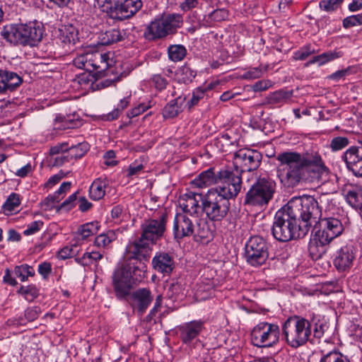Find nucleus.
<instances>
[{
	"mask_svg": "<svg viewBox=\"0 0 362 362\" xmlns=\"http://www.w3.org/2000/svg\"><path fill=\"white\" fill-rule=\"evenodd\" d=\"M328 194H321L317 199L303 195L293 197L286 205L279 209L272 226L273 237L279 242H287L305 236L321 215V208L329 205Z\"/></svg>",
	"mask_w": 362,
	"mask_h": 362,
	"instance_id": "f257e3e1",
	"label": "nucleus"
},
{
	"mask_svg": "<svg viewBox=\"0 0 362 362\" xmlns=\"http://www.w3.org/2000/svg\"><path fill=\"white\" fill-rule=\"evenodd\" d=\"M279 164L277 176L287 187H296L301 182L315 184L323 183L328 180L329 168L322 156L315 151L298 153L284 151L276 156Z\"/></svg>",
	"mask_w": 362,
	"mask_h": 362,
	"instance_id": "f03ea898",
	"label": "nucleus"
},
{
	"mask_svg": "<svg viewBox=\"0 0 362 362\" xmlns=\"http://www.w3.org/2000/svg\"><path fill=\"white\" fill-rule=\"evenodd\" d=\"M325 325L321 316L313 313L305 317L298 315L288 317L282 324L281 332L286 343L293 349H298L311 340V337L321 339Z\"/></svg>",
	"mask_w": 362,
	"mask_h": 362,
	"instance_id": "7ed1b4c3",
	"label": "nucleus"
},
{
	"mask_svg": "<svg viewBox=\"0 0 362 362\" xmlns=\"http://www.w3.org/2000/svg\"><path fill=\"white\" fill-rule=\"evenodd\" d=\"M167 218V214L161 211L158 213L157 216L145 220L141 224L140 238L129 245V250L133 253L135 258H146V252L151 250V245L156 244L164 235Z\"/></svg>",
	"mask_w": 362,
	"mask_h": 362,
	"instance_id": "20e7f679",
	"label": "nucleus"
},
{
	"mask_svg": "<svg viewBox=\"0 0 362 362\" xmlns=\"http://www.w3.org/2000/svg\"><path fill=\"white\" fill-rule=\"evenodd\" d=\"M230 202L224 196L211 189L202 197V210L206 218L213 222L223 220L228 214Z\"/></svg>",
	"mask_w": 362,
	"mask_h": 362,
	"instance_id": "39448f33",
	"label": "nucleus"
},
{
	"mask_svg": "<svg viewBox=\"0 0 362 362\" xmlns=\"http://www.w3.org/2000/svg\"><path fill=\"white\" fill-rule=\"evenodd\" d=\"M142 6L141 0H104L101 10L110 18L122 21L134 16Z\"/></svg>",
	"mask_w": 362,
	"mask_h": 362,
	"instance_id": "423d86ee",
	"label": "nucleus"
},
{
	"mask_svg": "<svg viewBox=\"0 0 362 362\" xmlns=\"http://www.w3.org/2000/svg\"><path fill=\"white\" fill-rule=\"evenodd\" d=\"M276 183L268 178L258 179L245 194V204L250 206H264L272 199Z\"/></svg>",
	"mask_w": 362,
	"mask_h": 362,
	"instance_id": "0eeeda50",
	"label": "nucleus"
},
{
	"mask_svg": "<svg viewBox=\"0 0 362 362\" xmlns=\"http://www.w3.org/2000/svg\"><path fill=\"white\" fill-rule=\"evenodd\" d=\"M280 329L278 325L260 322L251 330V344L257 348L272 347L279 341Z\"/></svg>",
	"mask_w": 362,
	"mask_h": 362,
	"instance_id": "6e6552de",
	"label": "nucleus"
},
{
	"mask_svg": "<svg viewBox=\"0 0 362 362\" xmlns=\"http://www.w3.org/2000/svg\"><path fill=\"white\" fill-rule=\"evenodd\" d=\"M182 24V16L180 14H168L160 19L152 21L148 25L144 36L148 40L164 37L175 33Z\"/></svg>",
	"mask_w": 362,
	"mask_h": 362,
	"instance_id": "1a4fd4ad",
	"label": "nucleus"
},
{
	"mask_svg": "<svg viewBox=\"0 0 362 362\" xmlns=\"http://www.w3.org/2000/svg\"><path fill=\"white\" fill-rule=\"evenodd\" d=\"M330 196L331 201L329 202V205L327 206H322L325 209H329L331 204H332V195ZM320 216L316 219V221H311L312 224L315 223L313 230L316 233L317 236H321L322 240L326 243H331L334 238H337L342 234L344 228L341 221L334 217H325Z\"/></svg>",
	"mask_w": 362,
	"mask_h": 362,
	"instance_id": "9d476101",
	"label": "nucleus"
},
{
	"mask_svg": "<svg viewBox=\"0 0 362 362\" xmlns=\"http://www.w3.org/2000/svg\"><path fill=\"white\" fill-rule=\"evenodd\" d=\"M112 62V59L110 58V53H103L98 51L81 54L74 59L75 66L90 72L97 71L95 74L97 76L101 75L111 66Z\"/></svg>",
	"mask_w": 362,
	"mask_h": 362,
	"instance_id": "9b49d317",
	"label": "nucleus"
},
{
	"mask_svg": "<svg viewBox=\"0 0 362 362\" xmlns=\"http://www.w3.org/2000/svg\"><path fill=\"white\" fill-rule=\"evenodd\" d=\"M241 187L242 175L240 171L227 169L219 170L218 185L211 189L230 200L238 196Z\"/></svg>",
	"mask_w": 362,
	"mask_h": 362,
	"instance_id": "f8f14e48",
	"label": "nucleus"
},
{
	"mask_svg": "<svg viewBox=\"0 0 362 362\" xmlns=\"http://www.w3.org/2000/svg\"><path fill=\"white\" fill-rule=\"evenodd\" d=\"M269 257L266 240L258 235L251 237L245 245V258L247 264L257 267L265 264Z\"/></svg>",
	"mask_w": 362,
	"mask_h": 362,
	"instance_id": "ddd939ff",
	"label": "nucleus"
},
{
	"mask_svg": "<svg viewBox=\"0 0 362 362\" xmlns=\"http://www.w3.org/2000/svg\"><path fill=\"white\" fill-rule=\"evenodd\" d=\"M262 156L260 152L250 148H240L234 153L233 166L235 170L250 172L260 165Z\"/></svg>",
	"mask_w": 362,
	"mask_h": 362,
	"instance_id": "4468645a",
	"label": "nucleus"
},
{
	"mask_svg": "<svg viewBox=\"0 0 362 362\" xmlns=\"http://www.w3.org/2000/svg\"><path fill=\"white\" fill-rule=\"evenodd\" d=\"M133 284L132 272L127 267H120L113 273L112 286L117 299H126L130 295Z\"/></svg>",
	"mask_w": 362,
	"mask_h": 362,
	"instance_id": "2eb2a0df",
	"label": "nucleus"
},
{
	"mask_svg": "<svg viewBox=\"0 0 362 362\" xmlns=\"http://www.w3.org/2000/svg\"><path fill=\"white\" fill-rule=\"evenodd\" d=\"M347 169L356 177H362V141L356 146H351L343 154Z\"/></svg>",
	"mask_w": 362,
	"mask_h": 362,
	"instance_id": "dca6fc26",
	"label": "nucleus"
},
{
	"mask_svg": "<svg viewBox=\"0 0 362 362\" xmlns=\"http://www.w3.org/2000/svg\"><path fill=\"white\" fill-rule=\"evenodd\" d=\"M0 36L11 45L26 46L24 23H11L3 26L0 29Z\"/></svg>",
	"mask_w": 362,
	"mask_h": 362,
	"instance_id": "f3484780",
	"label": "nucleus"
},
{
	"mask_svg": "<svg viewBox=\"0 0 362 362\" xmlns=\"http://www.w3.org/2000/svg\"><path fill=\"white\" fill-rule=\"evenodd\" d=\"M356 253L352 245H346L338 249L334 255L333 264L339 272L349 270L353 265Z\"/></svg>",
	"mask_w": 362,
	"mask_h": 362,
	"instance_id": "a211bd4d",
	"label": "nucleus"
},
{
	"mask_svg": "<svg viewBox=\"0 0 362 362\" xmlns=\"http://www.w3.org/2000/svg\"><path fill=\"white\" fill-rule=\"evenodd\" d=\"M129 304L133 310L143 315L153 301V296L148 288H139L129 296Z\"/></svg>",
	"mask_w": 362,
	"mask_h": 362,
	"instance_id": "6ab92c4d",
	"label": "nucleus"
},
{
	"mask_svg": "<svg viewBox=\"0 0 362 362\" xmlns=\"http://www.w3.org/2000/svg\"><path fill=\"white\" fill-rule=\"evenodd\" d=\"M194 233V223L185 214H177L173 221V235L175 239L180 240L190 237Z\"/></svg>",
	"mask_w": 362,
	"mask_h": 362,
	"instance_id": "aec40b11",
	"label": "nucleus"
},
{
	"mask_svg": "<svg viewBox=\"0 0 362 362\" xmlns=\"http://www.w3.org/2000/svg\"><path fill=\"white\" fill-rule=\"evenodd\" d=\"M153 269L159 274L170 276L175 267L173 257L166 252H158L152 259Z\"/></svg>",
	"mask_w": 362,
	"mask_h": 362,
	"instance_id": "412c9836",
	"label": "nucleus"
},
{
	"mask_svg": "<svg viewBox=\"0 0 362 362\" xmlns=\"http://www.w3.org/2000/svg\"><path fill=\"white\" fill-rule=\"evenodd\" d=\"M204 328V322L202 320H192L181 325L178 327L181 341L185 344H190Z\"/></svg>",
	"mask_w": 362,
	"mask_h": 362,
	"instance_id": "4be33fe9",
	"label": "nucleus"
},
{
	"mask_svg": "<svg viewBox=\"0 0 362 362\" xmlns=\"http://www.w3.org/2000/svg\"><path fill=\"white\" fill-rule=\"evenodd\" d=\"M201 194L189 192L185 193L179 199V205L185 213H188L190 215L199 214V210L202 209V205H199V199H202Z\"/></svg>",
	"mask_w": 362,
	"mask_h": 362,
	"instance_id": "5701e85b",
	"label": "nucleus"
},
{
	"mask_svg": "<svg viewBox=\"0 0 362 362\" xmlns=\"http://www.w3.org/2000/svg\"><path fill=\"white\" fill-rule=\"evenodd\" d=\"M24 29L26 46H35L42 40L44 28L41 23L30 21L24 23Z\"/></svg>",
	"mask_w": 362,
	"mask_h": 362,
	"instance_id": "b1692460",
	"label": "nucleus"
},
{
	"mask_svg": "<svg viewBox=\"0 0 362 362\" xmlns=\"http://www.w3.org/2000/svg\"><path fill=\"white\" fill-rule=\"evenodd\" d=\"M22 83V78L15 72L0 69V93L13 90Z\"/></svg>",
	"mask_w": 362,
	"mask_h": 362,
	"instance_id": "393cba45",
	"label": "nucleus"
},
{
	"mask_svg": "<svg viewBox=\"0 0 362 362\" xmlns=\"http://www.w3.org/2000/svg\"><path fill=\"white\" fill-rule=\"evenodd\" d=\"M342 192L349 205L356 210L362 209V189L361 187L349 184L344 186Z\"/></svg>",
	"mask_w": 362,
	"mask_h": 362,
	"instance_id": "a878e982",
	"label": "nucleus"
},
{
	"mask_svg": "<svg viewBox=\"0 0 362 362\" xmlns=\"http://www.w3.org/2000/svg\"><path fill=\"white\" fill-rule=\"evenodd\" d=\"M219 180V171L216 173L214 168H211L202 172L192 180V185L199 188L206 187L218 184Z\"/></svg>",
	"mask_w": 362,
	"mask_h": 362,
	"instance_id": "bb28decb",
	"label": "nucleus"
},
{
	"mask_svg": "<svg viewBox=\"0 0 362 362\" xmlns=\"http://www.w3.org/2000/svg\"><path fill=\"white\" fill-rule=\"evenodd\" d=\"M329 243L322 241L321 236H317L315 232L314 237L308 244V252L311 258L314 260L320 259L326 253L327 246Z\"/></svg>",
	"mask_w": 362,
	"mask_h": 362,
	"instance_id": "cd10ccee",
	"label": "nucleus"
},
{
	"mask_svg": "<svg viewBox=\"0 0 362 362\" xmlns=\"http://www.w3.org/2000/svg\"><path fill=\"white\" fill-rule=\"evenodd\" d=\"M58 39L64 45H75L78 41V30L73 25H62L58 30Z\"/></svg>",
	"mask_w": 362,
	"mask_h": 362,
	"instance_id": "c85d7f7f",
	"label": "nucleus"
},
{
	"mask_svg": "<svg viewBox=\"0 0 362 362\" xmlns=\"http://www.w3.org/2000/svg\"><path fill=\"white\" fill-rule=\"evenodd\" d=\"M126 37V33L124 30L112 28L100 34L99 42L103 45H109L122 41Z\"/></svg>",
	"mask_w": 362,
	"mask_h": 362,
	"instance_id": "c756f323",
	"label": "nucleus"
},
{
	"mask_svg": "<svg viewBox=\"0 0 362 362\" xmlns=\"http://www.w3.org/2000/svg\"><path fill=\"white\" fill-rule=\"evenodd\" d=\"M97 75L92 74L90 71H86L78 74L74 79V83L78 86V88L84 90H95V83Z\"/></svg>",
	"mask_w": 362,
	"mask_h": 362,
	"instance_id": "7c9ffc66",
	"label": "nucleus"
},
{
	"mask_svg": "<svg viewBox=\"0 0 362 362\" xmlns=\"http://www.w3.org/2000/svg\"><path fill=\"white\" fill-rule=\"evenodd\" d=\"M185 100V98L182 96H179L177 98L170 100L163 108V117L165 119H170L177 117L182 112V107Z\"/></svg>",
	"mask_w": 362,
	"mask_h": 362,
	"instance_id": "2f4dec72",
	"label": "nucleus"
},
{
	"mask_svg": "<svg viewBox=\"0 0 362 362\" xmlns=\"http://www.w3.org/2000/svg\"><path fill=\"white\" fill-rule=\"evenodd\" d=\"M107 182L101 178L95 179L89 188L90 197L95 201L100 200L105 194Z\"/></svg>",
	"mask_w": 362,
	"mask_h": 362,
	"instance_id": "473e14b6",
	"label": "nucleus"
},
{
	"mask_svg": "<svg viewBox=\"0 0 362 362\" xmlns=\"http://www.w3.org/2000/svg\"><path fill=\"white\" fill-rule=\"evenodd\" d=\"M292 94V91L279 90L270 93L267 97V102L269 105L279 107L286 103L291 98Z\"/></svg>",
	"mask_w": 362,
	"mask_h": 362,
	"instance_id": "72a5a7b5",
	"label": "nucleus"
},
{
	"mask_svg": "<svg viewBox=\"0 0 362 362\" xmlns=\"http://www.w3.org/2000/svg\"><path fill=\"white\" fill-rule=\"evenodd\" d=\"M21 202L20 195L16 193H11L2 206L3 213L6 216L12 215L14 212L18 211V209Z\"/></svg>",
	"mask_w": 362,
	"mask_h": 362,
	"instance_id": "f704fd0d",
	"label": "nucleus"
},
{
	"mask_svg": "<svg viewBox=\"0 0 362 362\" xmlns=\"http://www.w3.org/2000/svg\"><path fill=\"white\" fill-rule=\"evenodd\" d=\"M99 227L98 222H89L81 226L76 232L77 238L82 240H86L96 234Z\"/></svg>",
	"mask_w": 362,
	"mask_h": 362,
	"instance_id": "c9c22d12",
	"label": "nucleus"
},
{
	"mask_svg": "<svg viewBox=\"0 0 362 362\" xmlns=\"http://www.w3.org/2000/svg\"><path fill=\"white\" fill-rule=\"evenodd\" d=\"M342 56V52L339 51H329L324 52L321 54L315 56L311 60H310L306 66L309 64L318 63L320 66H322L329 62H331L334 59H338Z\"/></svg>",
	"mask_w": 362,
	"mask_h": 362,
	"instance_id": "e433bc0d",
	"label": "nucleus"
},
{
	"mask_svg": "<svg viewBox=\"0 0 362 362\" xmlns=\"http://www.w3.org/2000/svg\"><path fill=\"white\" fill-rule=\"evenodd\" d=\"M16 293L23 296L26 300L32 302L39 296L40 290L35 284H30L21 286Z\"/></svg>",
	"mask_w": 362,
	"mask_h": 362,
	"instance_id": "4c0bfd02",
	"label": "nucleus"
},
{
	"mask_svg": "<svg viewBox=\"0 0 362 362\" xmlns=\"http://www.w3.org/2000/svg\"><path fill=\"white\" fill-rule=\"evenodd\" d=\"M168 54L171 61L180 62L185 57L187 49L182 45H172L168 47Z\"/></svg>",
	"mask_w": 362,
	"mask_h": 362,
	"instance_id": "58836bf2",
	"label": "nucleus"
},
{
	"mask_svg": "<svg viewBox=\"0 0 362 362\" xmlns=\"http://www.w3.org/2000/svg\"><path fill=\"white\" fill-rule=\"evenodd\" d=\"M57 122L61 123V128L74 129L81 125V121L77 115L58 116L56 118Z\"/></svg>",
	"mask_w": 362,
	"mask_h": 362,
	"instance_id": "ea45409f",
	"label": "nucleus"
},
{
	"mask_svg": "<svg viewBox=\"0 0 362 362\" xmlns=\"http://www.w3.org/2000/svg\"><path fill=\"white\" fill-rule=\"evenodd\" d=\"M88 149V145L85 142L78 143L76 145H69V148L67 151L68 156H69L71 160L80 158L85 155Z\"/></svg>",
	"mask_w": 362,
	"mask_h": 362,
	"instance_id": "a19ab883",
	"label": "nucleus"
},
{
	"mask_svg": "<svg viewBox=\"0 0 362 362\" xmlns=\"http://www.w3.org/2000/svg\"><path fill=\"white\" fill-rule=\"evenodd\" d=\"M13 272L15 276L18 277L21 281H25L29 276L35 275L34 268L27 264L16 266Z\"/></svg>",
	"mask_w": 362,
	"mask_h": 362,
	"instance_id": "79ce46f5",
	"label": "nucleus"
},
{
	"mask_svg": "<svg viewBox=\"0 0 362 362\" xmlns=\"http://www.w3.org/2000/svg\"><path fill=\"white\" fill-rule=\"evenodd\" d=\"M131 96H127L120 100L117 107L106 115V119L112 121L117 119L122 111L130 104Z\"/></svg>",
	"mask_w": 362,
	"mask_h": 362,
	"instance_id": "37998d69",
	"label": "nucleus"
},
{
	"mask_svg": "<svg viewBox=\"0 0 362 362\" xmlns=\"http://www.w3.org/2000/svg\"><path fill=\"white\" fill-rule=\"evenodd\" d=\"M320 362H351L348 356L339 351L333 350L325 354L321 357Z\"/></svg>",
	"mask_w": 362,
	"mask_h": 362,
	"instance_id": "c03bdc74",
	"label": "nucleus"
},
{
	"mask_svg": "<svg viewBox=\"0 0 362 362\" xmlns=\"http://www.w3.org/2000/svg\"><path fill=\"white\" fill-rule=\"evenodd\" d=\"M211 235V232L209 228L207 223L204 220H199L194 225V233L192 235L201 240H208Z\"/></svg>",
	"mask_w": 362,
	"mask_h": 362,
	"instance_id": "a18cd8bd",
	"label": "nucleus"
},
{
	"mask_svg": "<svg viewBox=\"0 0 362 362\" xmlns=\"http://www.w3.org/2000/svg\"><path fill=\"white\" fill-rule=\"evenodd\" d=\"M116 239V234L113 230H108L105 233L98 235L95 238V245L98 247H107Z\"/></svg>",
	"mask_w": 362,
	"mask_h": 362,
	"instance_id": "49530a36",
	"label": "nucleus"
},
{
	"mask_svg": "<svg viewBox=\"0 0 362 362\" xmlns=\"http://www.w3.org/2000/svg\"><path fill=\"white\" fill-rule=\"evenodd\" d=\"M349 143V139L346 136H335L330 140L329 148L332 152H337L348 146Z\"/></svg>",
	"mask_w": 362,
	"mask_h": 362,
	"instance_id": "de8ad7c7",
	"label": "nucleus"
},
{
	"mask_svg": "<svg viewBox=\"0 0 362 362\" xmlns=\"http://www.w3.org/2000/svg\"><path fill=\"white\" fill-rule=\"evenodd\" d=\"M177 74L178 76L179 81L184 83H188L194 78L196 72L189 66L185 65L179 69Z\"/></svg>",
	"mask_w": 362,
	"mask_h": 362,
	"instance_id": "09e8293b",
	"label": "nucleus"
},
{
	"mask_svg": "<svg viewBox=\"0 0 362 362\" xmlns=\"http://www.w3.org/2000/svg\"><path fill=\"white\" fill-rule=\"evenodd\" d=\"M316 52L315 49L310 44H308L300 47L298 50L293 53V59L295 60L303 61L309 56Z\"/></svg>",
	"mask_w": 362,
	"mask_h": 362,
	"instance_id": "8fccbe9b",
	"label": "nucleus"
},
{
	"mask_svg": "<svg viewBox=\"0 0 362 362\" xmlns=\"http://www.w3.org/2000/svg\"><path fill=\"white\" fill-rule=\"evenodd\" d=\"M211 88V86H209L207 88H205L199 87L198 88L195 89L192 93L191 99L187 103L188 108L191 109L194 106L197 105L199 100L204 97L206 90Z\"/></svg>",
	"mask_w": 362,
	"mask_h": 362,
	"instance_id": "3c124183",
	"label": "nucleus"
},
{
	"mask_svg": "<svg viewBox=\"0 0 362 362\" xmlns=\"http://www.w3.org/2000/svg\"><path fill=\"white\" fill-rule=\"evenodd\" d=\"M62 199V197H58L54 194L48 195L41 203V207L45 211H51L54 209H57V204H58Z\"/></svg>",
	"mask_w": 362,
	"mask_h": 362,
	"instance_id": "603ef678",
	"label": "nucleus"
},
{
	"mask_svg": "<svg viewBox=\"0 0 362 362\" xmlns=\"http://www.w3.org/2000/svg\"><path fill=\"white\" fill-rule=\"evenodd\" d=\"M267 65L264 67L259 66L258 67L251 68L243 74V78L247 80L259 78L267 71Z\"/></svg>",
	"mask_w": 362,
	"mask_h": 362,
	"instance_id": "864d4df0",
	"label": "nucleus"
},
{
	"mask_svg": "<svg viewBox=\"0 0 362 362\" xmlns=\"http://www.w3.org/2000/svg\"><path fill=\"white\" fill-rule=\"evenodd\" d=\"M344 0H321L319 7L326 12H332L337 10L342 4Z\"/></svg>",
	"mask_w": 362,
	"mask_h": 362,
	"instance_id": "5fc2aeb1",
	"label": "nucleus"
},
{
	"mask_svg": "<svg viewBox=\"0 0 362 362\" xmlns=\"http://www.w3.org/2000/svg\"><path fill=\"white\" fill-rule=\"evenodd\" d=\"M342 25L346 29L362 25V13L345 18L343 20Z\"/></svg>",
	"mask_w": 362,
	"mask_h": 362,
	"instance_id": "6e6d98bb",
	"label": "nucleus"
},
{
	"mask_svg": "<svg viewBox=\"0 0 362 362\" xmlns=\"http://www.w3.org/2000/svg\"><path fill=\"white\" fill-rule=\"evenodd\" d=\"M76 247V245L64 247L58 252V257L61 259H66L76 255L78 251L75 250Z\"/></svg>",
	"mask_w": 362,
	"mask_h": 362,
	"instance_id": "4d7b16f0",
	"label": "nucleus"
},
{
	"mask_svg": "<svg viewBox=\"0 0 362 362\" xmlns=\"http://www.w3.org/2000/svg\"><path fill=\"white\" fill-rule=\"evenodd\" d=\"M151 81L154 87L158 90H164L168 84V81L160 74H154L152 76Z\"/></svg>",
	"mask_w": 362,
	"mask_h": 362,
	"instance_id": "13d9d810",
	"label": "nucleus"
},
{
	"mask_svg": "<svg viewBox=\"0 0 362 362\" xmlns=\"http://www.w3.org/2000/svg\"><path fill=\"white\" fill-rule=\"evenodd\" d=\"M227 17L228 12L225 9H216L208 16L209 19L216 22L224 21Z\"/></svg>",
	"mask_w": 362,
	"mask_h": 362,
	"instance_id": "bf43d9fd",
	"label": "nucleus"
},
{
	"mask_svg": "<svg viewBox=\"0 0 362 362\" xmlns=\"http://www.w3.org/2000/svg\"><path fill=\"white\" fill-rule=\"evenodd\" d=\"M44 223L42 221H35L27 226V228L23 231L25 235H30L39 231L43 226Z\"/></svg>",
	"mask_w": 362,
	"mask_h": 362,
	"instance_id": "052dcab7",
	"label": "nucleus"
},
{
	"mask_svg": "<svg viewBox=\"0 0 362 362\" xmlns=\"http://www.w3.org/2000/svg\"><path fill=\"white\" fill-rule=\"evenodd\" d=\"M69 148V143L62 142L51 147L49 150V153L52 156H55L57 155L62 154L64 153L67 152Z\"/></svg>",
	"mask_w": 362,
	"mask_h": 362,
	"instance_id": "680f3d73",
	"label": "nucleus"
},
{
	"mask_svg": "<svg viewBox=\"0 0 362 362\" xmlns=\"http://www.w3.org/2000/svg\"><path fill=\"white\" fill-rule=\"evenodd\" d=\"M150 107L151 106L149 105H146L145 103H140L137 106L133 107L129 112H128L127 117L130 119L137 117L139 115L144 112Z\"/></svg>",
	"mask_w": 362,
	"mask_h": 362,
	"instance_id": "e2e57ef3",
	"label": "nucleus"
},
{
	"mask_svg": "<svg viewBox=\"0 0 362 362\" xmlns=\"http://www.w3.org/2000/svg\"><path fill=\"white\" fill-rule=\"evenodd\" d=\"M77 192L71 194L64 202H63L58 207L57 211L61 209L70 210L74 206V203L77 199Z\"/></svg>",
	"mask_w": 362,
	"mask_h": 362,
	"instance_id": "0e129e2a",
	"label": "nucleus"
},
{
	"mask_svg": "<svg viewBox=\"0 0 362 362\" xmlns=\"http://www.w3.org/2000/svg\"><path fill=\"white\" fill-rule=\"evenodd\" d=\"M40 309L39 307L29 308L25 311V317L30 322L36 320L40 315Z\"/></svg>",
	"mask_w": 362,
	"mask_h": 362,
	"instance_id": "69168bd1",
	"label": "nucleus"
},
{
	"mask_svg": "<svg viewBox=\"0 0 362 362\" xmlns=\"http://www.w3.org/2000/svg\"><path fill=\"white\" fill-rule=\"evenodd\" d=\"M66 175V173L63 172L62 170H60L58 173L50 177L47 182L45 184V186L47 187H51L57 184L58 182H59V181Z\"/></svg>",
	"mask_w": 362,
	"mask_h": 362,
	"instance_id": "338daca9",
	"label": "nucleus"
},
{
	"mask_svg": "<svg viewBox=\"0 0 362 362\" xmlns=\"http://www.w3.org/2000/svg\"><path fill=\"white\" fill-rule=\"evenodd\" d=\"M37 271L43 279H47L52 272V265L49 262H44L38 265Z\"/></svg>",
	"mask_w": 362,
	"mask_h": 362,
	"instance_id": "774afa93",
	"label": "nucleus"
}]
</instances>
